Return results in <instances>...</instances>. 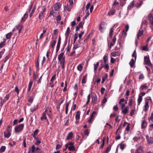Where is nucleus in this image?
Listing matches in <instances>:
<instances>
[{
	"mask_svg": "<svg viewBox=\"0 0 153 153\" xmlns=\"http://www.w3.org/2000/svg\"><path fill=\"white\" fill-rule=\"evenodd\" d=\"M149 98L145 99V105L144 106L143 110L146 111H148L149 108V101L151 102H152V100L150 97H148Z\"/></svg>",
	"mask_w": 153,
	"mask_h": 153,
	"instance_id": "nucleus-1",
	"label": "nucleus"
},
{
	"mask_svg": "<svg viewBox=\"0 0 153 153\" xmlns=\"http://www.w3.org/2000/svg\"><path fill=\"white\" fill-rule=\"evenodd\" d=\"M24 127V124H20L18 126H16L15 128L16 133H19L21 131Z\"/></svg>",
	"mask_w": 153,
	"mask_h": 153,
	"instance_id": "nucleus-2",
	"label": "nucleus"
},
{
	"mask_svg": "<svg viewBox=\"0 0 153 153\" xmlns=\"http://www.w3.org/2000/svg\"><path fill=\"white\" fill-rule=\"evenodd\" d=\"M144 61L145 62V64L149 66H152L149 57L147 56L144 57Z\"/></svg>",
	"mask_w": 153,
	"mask_h": 153,
	"instance_id": "nucleus-3",
	"label": "nucleus"
},
{
	"mask_svg": "<svg viewBox=\"0 0 153 153\" xmlns=\"http://www.w3.org/2000/svg\"><path fill=\"white\" fill-rule=\"evenodd\" d=\"M91 97L93 105L97 103V99L96 94L95 93H93Z\"/></svg>",
	"mask_w": 153,
	"mask_h": 153,
	"instance_id": "nucleus-4",
	"label": "nucleus"
},
{
	"mask_svg": "<svg viewBox=\"0 0 153 153\" xmlns=\"http://www.w3.org/2000/svg\"><path fill=\"white\" fill-rule=\"evenodd\" d=\"M38 147H36L34 145H33L31 148V151L32 153H38Z\"/></svg>",
	"mask_w": 153,
	"mask_h": 153,
	"instance_id": "nucleus-5",
	"label": "nucleus"
},
{
	"mask_svg": "<svg viewBox=\"0 0 153 153\" xmlns=\"http://www.w3.org/2000/svg\"><path fill=\"white\" fill-rule=\"evenodd\" d=\"M42 12L39 15V18L40 19H42L44 17V13L45 11L46 7L45 6H43L42 8Z\"/></svg>",
	"mask_w": 153,
	"mask_h": 153,
	"instance_id": "nucleus-6",
	"label": "nucleus"
},
{
	"mask_svg": "<svg viewBox=\"0 0 153 153\" xmlns=\"http://www.w3.org/2000/svg\"><path fill=\"white\" fill-rule=\"evenodd\" d=\"M141 30V28H140V29L139 30L138 33L137 35V39H140V37L142 36L143 34V29Z\"/></svg>",
	"mask_w": 153,
	"mask_h": 153,
	"instance_id": "nucleus-7",
	"label": "nucleus"
},
{
	"mask_svg": "<svg viewBox=\"0 0 153 153\" xmlns=\"http://www.w3.org/2000/svg\"><path fill=\"white\" fill-rule=\"evenodd\" d=\"M73 133L72 132L69 133L67 135V137L66 139L65 140H71L73 137Z\"/></svg>",
	"mask_w": 153,
	"mask_h": 153,
	"instance_id": "nucleus-8",
	"label": "nucleus"
},
{
	"mask_svg": "<svg viewBox=\"0 0 153 153\" xmlns=\"http://www.w3.org/2000/svg\"><path fill=\"white\" fill-rule=\"evenodd\" d=\"M146 139H147L148 143L149 144L153 143V139L152 137L149 138L148 135L146 136Z\"/></svg>",
	"mask_w": 153,
	"mask_h": 153,
	"instance_id": "nucleus-9",
	"label": "nucleus"
},
{
	"mask_svg": "<svg viewBox=\"0 0 153 153\" xmlns=\"http://www.w3.org/2000/svg\"><path fill=\"white\" fill-rule=\"evenodd\" d=\"M129 107L128 106H126L125 107V108L122 109V113L124 114H126L128 113L129 111Z\"/></svg>",
	"mask_w": 153,
	"mask_h": 153,
	"instance_id": "nucleus-10",
	"label": "nucleus"
},
{
	"mask_svg": "<svg viewBox=\"0 0 153 153\" xmlns=\"http://www.w3.org/2000/svg\"><path fill=\"white\" fill-rule=\"evenodd\" d=\"M148 88V87L147 86L146 84L143 85H142L140 88V91H142L145 90H146Z\"/></svg>",
	"mask_w": 153,
	"mask_h": 153,
	"instance_id": "nucleus-11",
	"label": "nucleus"
},
{
	"mask_svg": "<svg viewBox=\"0 0 153 153\" xmlns=\"http://www.w3.org/2000/svg\"><path fill=\"white\" fill-rule=\"evenodd\" d=\"M47 111V110H46L43 113L42 116L41 118V120H46L47 119V118L46 116V114Z\"/></svg>",
	"mask_w": 153,
	"mask_h": 153,
	"instance_id": "nucleus-12",
	"label": "nucleus"
},
{
	"mask_svg": "<svg viewBox=\"0 0 153 153\" xmlns=\"http://www.w3.org/2000/svg\"><path fill=\"white\" fill-rule=\"evenodd\" d=\"M134 5L135 2L134 1H133L128 6V10H131L132 8L134 7Z\"/></svg>",
	"mask_w": 153,
	"mask_h": 153,
	"instance_id": "nucleus-13",
	"label": "nucleus"
},
{
	"mask_svg": "<svg viewBox=\"0 0 153 153\" xmlns=\"http://www.w3.org/2000/svg\"><path fill=\"white\" fill-rule=\"evenodd\" d=\"M56 39H55L52 40V41L51 42L50 45L51 47V48H54V47L56 44Z\"/></svg>",
	"mask_w": 153,
	"mask_h": 153,
	"instance_id": "nucleus-14",
	"label": "nucleus"
},
{
	"mask_svg": "<svg viewBox=\"0 0 153 153\" xmlns=\"http://www.w3.org/2000/svg\"><path fill=\"white\" fill-rule=\"evenodd\" d=\"M135 102V99L134 97H131L129 100V101L128 102L129 105L131 107L132 106V103Z\"/></svg>",
	"mask_w": 153,
	"mask_h": 153,
	"instance_id": "nucleus-15",
	"label": "nucleus"
},
{
	"mask_svg": "<svg viewBox=\"0 0 153 153\" xmlns=\"http://www.w3.org/2000/svg\"><path fill=\"white\" fill-rule=\"evenodd\" d=\"M60 4L59 3L55 4L54 5V10L55 11H57L60 8Z\"/></svg>",
	"mask_w": 153,
	"mask_h": 153,
	"instance_id": "nucleus-16",
	"label": "nucleus"
},
{
	"mask_svg": "<svg viewBox=\"0 0 153 153\" xmlns=\"http://www.w3.org/2000/svg\"><path fill=\"white\" fill-rule=\"evenodd\" d=\"M136 153H143L142 147L141 146L139 147L136 150Z\"/></svg>",
	"mask_w": 153,
	"mask_h": 153,
	"instance_id": "nucleus-17",
	"label": "nucleus"
},
{
	"mask_svg": "<svg viewBox=\"0 0 153 153\" xmlns=\"http://www.w3.org/2000/svg\"><path fill=\"white\" fill-rule=\"evenodd\" d=\"M22 29V27L21 25H18L17 26H16V27H15V28L13 30H14L15 29L18 30V33H19L21 32Z\"/></svg>",
	"mask_w": 153,
	"mask_h": 153,
	"instance_id": "nucleus-18",
	"label": "nucleus"
},
{
	"mask_svg": "<svg viewBox=\"0 0 153 153\" xmlns=\"http://www.w3.org/2000/svg\"><path fill=\"white\" fill-rule=\"evenodd\" d=\"M70 32L71 31L70 30V27H68L66 32L65 34V35L66 39H68V37Z\"/></svg>",
	"mask_w": 153,
	"mask_h": 153,
	"instance_id": "nucleus-19",
	"label": "nucleus"
},
{
	"mask_svg": "<svg viewBox=\"0 0 153 153\" xmlns=\"http://www.w3.org/2000/svg\"><path fill=\"white\" fill-rule=\"evenodd\" d=\"M126 125H127V127L126 128V131H129L130 130V124L129 123H128L127 122H124V123H123V126H125Z\"/></svg>",
	"mask_w": 153,
	"mask_h": 153,
	"instance_id": "nucleus-20",
	"label": "nucleus"
},
{
	"mask_svg": "<svg viewBox=\"0 0 153 153\" xmlns=\"http://www.w3.org/2000/svg\"><path fill=\"white\" fill-rule=\"evenodd\" d=\"M70 103V101L67 102L65 105V113L66 114L68 113V107Z\"/></svg>",
	"mask_w": 153,
	"mask_h": 153,
	"instance_id": "nucleus-21",
	"label": "nucleus"
},
{
	"mask_svg": "<svg viewBox=\"0 0 153 153\" xmlns=\"http://www.w3.org/2000/svg\"><path fill=\"white\" fill-rule=\"evenodd\" d=\"M10 96L9 94L7 95L6 96L4 97V99L2 100V99L1 101V105H2L9 98Z\"/></svg>",
	"mask_w": 153,
	"mask_h": 153,
	"instance_id": "nucleus-22",
	"label": "nucleus"
},
{
	"mask_svg": "<svg viewBox=\"0 0 153 153\" xmlns=\"http://www.w3.org/2000/svg\"><path fill=\"white\" fill-rule=\"evenodd\" d=\"M115 12V10L112 9H110V10L108 13V14L109 16L113 15Z\"/></svg>",
	"mask_w": 153,
	"mask_h": 153,
	"instance_id": "nucleus-23",
	"label": "nucleus"
},
{
	"mask_svg": "<svg viewBox=\"0 0 153 153\" xmlns=\"http://www.w3.org/2000/svg\"><path fill=\"white\" fill-rule=\"evenodd\" d=\"M71 8L68 4L67 6H65L64 7V10H66L68 12L71 11Z\"/></svg>",
	"mask_w": 153,
	"mask_h": 153,
	"instance_id": "nucleus-24",
	"label": "nucleus"
},
{
	"mask_svg": "<svg viewBox=\"0 0 153 153\" xmlns=\"http://www.w3.org/2000/svg\"><path fill=\"white\" fill-rule=\"evenodd\" d=\"M87 74H86L85 75H84L82 79V83L85 84L86 82V80L87 78Z\"/></svg>",
	"mask_w": 153,
	"mask_h": 153,
	"instance_id": "nucleus-25",
	"label": "nucleus"
},
{
	"mask_svg": "<svg viewBox=\"0 0 153 153\" xmlns=\"http://www.w3.org/2000/svg\"><path fill=\"white\" fill-rule=\"evenodd\" d=\"M135 61L133 59H131L130 62L129 64L131 68H132L135 64Z\"/></svg>",
	"mask_w": 153,
	"mask_h": 153,
	"instance_id": "nucleus-26",
	"label": "nucleus"
},
{
	"mask_svg": "<svg viewBox=\"0 0 153 153\" xmlns=\"http://www.w3.org/2000/svg\"><path fill=\"white\" fill-rule=\"evenodd\" d=\"M38 132V129H37L36 130H35L33 134H32V135L33 136V137L34 138L36 139H37V138L36 137V135H37Z\"/></svg>",
	"mask_w": 153,
	"mask_h": 153,
	"instance_id": "nucleus-27",
	"label": "nucleus"
},
{
	"mask_svg": "<svg viewBox=\"0 0 153 153\" xmlns=\"http://www.w3.org/2000/svg\"><path fill=\"white\" fill-rule=\"evenodd\" d=\"M80 113L81 112L80 111H77L75 115V118L76 119L78 120L79 119Z\"/></svg>",
	"mask_w": 153,
	"mask_h": 153,
	"instance_id": "nucleus-28",
	"label": "nucleus"
},
{
	"mask_svg": "<svg viewBox=\"0 0 153 153\" xmlns=\"http://www.w3.org/2000/svg\"><path fill=\"white\" fill-rule=\"evenodd\" d=\"M12 34V33L11 32H10L6 35V39H6V40L7 39H10L11 37Z\"/></svg>",
	"mask_w": 153,
	"mask_h": 153,
	"instance_id": "nucleus-29",
	"label": "nucleus"
},
{
	"mask_svg": "<svg viewBox=\"0 0 153 153\" xmlns=\"http://www.w3.org/2000/svg\"><path fill=\"white\" fill-rule=\"evenodd\" d=\"M27 12L24 15L23 17L22 18L21 21H24L28 16V15Z\"/></svg>",
	"mask_w": 153,
	"mask_h": 153,
	"instance_id": "nucleus-30",
	"label": "nucleus"
},
{
	"mask_svg": "<svg viewBox=\"0 0 153 153\" xmlns=\"http://www.w3.org/2000/svg\"><path fill=\"white\" fill-rule=\"evenodd\" d=\"M108 59V55L105 54L103 57V60L105 64H106V63Z\"/></svg>",
	"mask_w": 153,
	"mask_h": 153,
	"instance_id": "nucleus-31",
	"label": "nucleus"
},
{
	"mask_svg": "<svg viewBox=\"0 0 153 153\" xmlns=\"http://www.w3.org/2000/svg\"><path fill=\"white\" fill-rule=\"evenodd\" d=\"M4 136L5 137L7 138H8L10 136L11 134L10 132L9 131H7V133H5L4 132Z\"/></svg>",
	"mask_w": 153,
	"mask_h": 153,
	"instance_id": "nucleus-32",
	"label": "nucleus"
},
{
	"mask_svg": "<svg viewBox=\"0 0 153 153\" xmlns=\"http://www.w3.org/2000/svg\"><path fill=\"white\" fill-rule=\"evenodd\" d=\"M148 24V22L146 20H143L142 22L141 25V26L140 28L142 27V26L143 25H145L146 26H147Z\"/></svg>",
	"mask_w": 153,
	"mask_h": 153,
	"instance_id": "nucleus-33",
	"label": "nucleus"
},
{
	"mask_svg": "<svg viewBox=\"0 0 153 153\" xmlns=\"http://www.w3.org/2000/svg\"><path fill=\"white\" fill-rule=\"evenodd\" d=\"M6 41V39H4V40L3 42H1L0 43V48H1L4 46L5 45V42Z\"/></svg>",
	"mask_w": 153,
	"mask_h": 153,
	"instance_id": "nucleus-34",
	"label": "nucleus"
},
{
	"mask_svg": "<svg viewBox=\"0 0 153 153\" xmlns=\"http://www.w3.org/2000/svg\"><path fill=\"white\" fill-rule=\"evenodd\" d=\"M64 53H60L58 56V59L65 58V56H64Z\"/></svg>",
	"mask_w": 153,
	"mask_h": 153,
	"instance_id": "nucleus-35",
	"label": "nucleus"
},
{
	"mask_svg": "<svg viewBox=\"0 0 153 153\" xmlns=\"http://www.w3.org/2000/svg\"><path fill=\"white\" fill-rule=\"evenodd\" d=\"M99 64V62H97L96 64H94V71H96L97 68H98Z\"/></svg>",
	"mask_w": 153,
	"mask_h": 153,
	"instance_id": "nucleus-36",
	"label": "nucleus"
},
{
	"mask_svg": "<svg viewBox=\"0 0 153 153\" xmlns=\"http://www.w3.org/2000/svg\"><path fill=\"white\" fill-rule=\"evenodd\" d=\"M142 97L140 95H139V97L138 99V105H140V104L142 102Z\"/></svg>",
	"mask_w": 153,
	"mask_h": 153,
	"instance_id": "nucleus-37",
	"label": "nucleus"
},
{
	"mask_svg": "<svg viewBox=\"0 0 153 153\" xmlns=\"http://www.w3.org/2000/svg\"><path fill=\"white\" fill-rule=\"evenodd\" d=\"M114 32V30L113 28H111L110 29L109 33V37L111 38L112 36L113 33Z\"/></svg>",
	"mask_w": 153,
	"mask_h": 153,
	"instance_id": "nucleus-38",
	"label": "nucleus"
},
{
	"mask_svg": "<svg viewBox=\"0 0 153 153\" xmlns=\"http://www.w3.org/2000/svg\"><path fill=\"white\" fill-rule=\"evenodd\" d=\"M83 68V66L81 64H80L78 65L77 67V69L79 71H81Z\"/></svg>",
	"mask_w": 153,
	"mask_h": 153,
	"instance_id": "nucleus-39",
	"label": "nucleus"
},
{
	"mask_svg": "<svg viewBox=\"0 0 153 153\" xmlns=\"http://www.w3.org/2000/svg\"><path fill=\"white\" fill-rule=\"evenodd\" d=\"M61 17L60 15H58L57 16V17H56V20L58 23H59V22L61 20Z\"/></svg>",
	"mask_w": 153,
	"mask_h": 153,
	"instance_id": "nucleus-40",
	"label": "nucleus"
},
{
	"mask_svg": "<svg viewBox=\"0 0 153 153\" xmlns=\"http://www.w3.org/2000/svg\"><path fill=\"white\" fill-rule=\"evenodd\" d=\"M147 124L146 122L145 121H143L142 122V125L141 126V128H145L146 127Z\"/></svg>",
	"mask_w": 153,
	"mask_h": 153,
	"instance_id": "nucleus-41",
	"label": "nucleus"
},
{
	"mask_svg": "<svg viewBox=\"0 0 153 153\" xmlns=\"http://www.w3.org/2000/svg\"><path fill=\"white\" fill-rule=\"evenodd\" d=\"M111 148V145H109L108 146V147H107L105 152V153H108L109 152Z\"/></svg>",
	"mask_w": 153,
	"mask_h": 153,
	"instance_id": "nucleus-42",
	"label": "nucleus"
},
{
	"mask_svg": "<svg viewBox=\"0 0 153 153\" xmlns=\"http://www.w3.org/2000/svg\"><path fill=\"white\" fill-rule=\"evenodd\" d=\"M111 55L114 57H116L118 54H119V52H112Z\"/></svg>",
	"mask_w": 153,
	"mask_h": 153,
	"instance_id": "nucleus-43",
	"label": "nucleus"
},
{
	"mask_svg": "<svg viewBox=\"0 0 153 153\" xmlns=\"http://www.w3.org/2000/svg\"><path fill=\"white\" fill-rule=\"evenodd\" d=\"M58 60L59 61L60 64H65V58L58 59Z\"/></svg>",
	"mask_w": 153,
	"mask_h": 153,
	"instance_id": "nucleus-44",
	"label": "nucleus"
},
{
	"mask_svg": "<svg viewBox=\"0 0 153 153\" xmlns=\"http://www.w3.org/2000/svg\"><path fill=\"white\" fill-rule=\"evenodd\" d=\"M148 43L146 44V46H143L142 48V50L144 51H148Z\"/></svg>",
	"mask_w": 153,
	"mask_h": 153,
	"instance_id": "nucleus-45",
	"label": "nucleus"
},
{
	"mask_svg": "<svg viewBox=\"0 0 153 153\" xmlns=\"http://www.w3.org/2000/svg\"><path fill=\"white\" fill-rule=\"evenodd\" d=\"M6 149V147L4 146H3L1 147V148L0 149V152H4Z\"/></svg>",
	"mask_w": 153,
	"mask_h": 153,
	"instance_id": "nucleus-46",
	"label": "nucleus"
},
{
	"mask_svg": "<svg viewBox=\"0 0 153 153\" xmlns=\"http://www.w3.org/2000/svg\"><path fill=\"white\" fill-rule=\"evenodd\" d=\"M74 102L73 103V105L71 107V110L74 111L75 110L76 108V104H74Z\"/></svg>",
	"mask_w": 153,
	"mask_h": 153,
	"instance_id": "nucleus-47",
	"label": "nucleus"
},
{
	"mask_svg": "<svg viewBox=\"0 0 153 153\" xmlns=\"http://www.w3.org/2000/svg\"><path fill=\"white\" fill-rule=\"evenodd\" d=\"M90 99V94H89L87 97V100L86 103L85 105L88 104L89 102Z\"/></svg>",
	"mask_w": 153,
	"mask_h": 153,
	"instance_id": "nucleus-48",
	"label": "nucleus"
},
{
	"mask_svg": "<svg viewBox=\"0 0 153 153\" xmlns=\"http://www.w3.org/2000/svg\"><path fill=\"white\" fill-rule=\"evenodd\" d=\"M68 149L70 151H74L75 148L74 146H71L68 147Z\"/></svg>",
	"mask_w": 153,
	"mask_h": 153,
	"instance_id": "nucleus-49",
	"label": "nucleus"
},
{
	"mask_svg": "<svg viewBox=\"0 0 153 153\" xmlns=\"http://www.w3.org/2000/svg\"><path fill=\"white\" fill-rule=\"evenodd\" d=\"M80 46V44H78L77 43H76L73 49L74 50L78 48H79Z\"/></svg>",
	"mask_w": 153,
	"mask_h": 153,
	"instance_id": "nucleus-50",
	"label": "nucleus"
},
{
	"mask_svg": "<svg viewBox=\"0 0 153 153\" xmlns=\"http://www.w3.org/2000/svg\"><path fill=\"white\" fill-rule=\"evenodd\" d=\"M126 1L120 0V5L122 7L123 6V5L126 4Z\"/></svg>",
	"mask_w": 153,
	"mask_h": 153,
	"instance_id": "nucleus-51",
	"label": "nucleus"
},
{
	"mask_svg": "<svg viewBox=\"0 0 153 153\" xmlns=\"http://www.w3.org/2000/svg\"><path fill=\"white\" fill-rule=\"evenodd\" d=\"M132 56L134 57L135 60L136 61L137 58V54L136 51L135 50L132 55Z\"/></svg>",
	"mask_w": 153,
	"mask_h": 153,
	"instance_id": "nucleus-52",
	"label": "nucleus"
},
{
	"mask_svg": "<svg viewBox=\"0 0 153 153\" xmlns=\"http://www.w3.org/2000/svg\"><path fill=\"white\" fill-rule=\"evenodd\" d=\"M84 134L85 135L88 136L89 134V131L88 129H86L84 131Z\"/></svg>",
	"mask_w": 153,
	"mask_h": 153,
	"instance_id": "nucleus-53",
	"label": "nucleus"
},
{
	"mask_svg": "<svg viewBox=\"0 0 153 153\" xmlns=\"http://www.w3.org/2000/svg\"><path fill=\"white\" fill-rule=\"evenodd\" d=\"M97 115V112L95 111H94L92 112V113L91 114L90 117L92 118H93L94 117V115Z\"/></svg>",
	"mask_w": 153,
	"mask_h": 153,
	"instance_id": "nucleus-54",
	"label": "nucleus"
},
{
	"mask_svg": "<svg viewBox=\"0 0 153 153\" xmlns=\"http://www.w3.org/2000/svg\"><path fill=\"white\" fill-rule=\"evenodd\" d=\"M84 33V31H81V32L79 34H78V36H79V39H80L82 36V35Z\"/></svg>",
	"mask_w": 153,
	"mask_h": 153,
	"instance_id": "nucleus-55",
	"label": "nucleus"
},
{
	"mask_svg": "<svg viewBox=\"0 0 153 153\" xmlns=\"http://www.w3.org/2000/svg\"><path fill=\"white\" fill-rule=\"evenodd\" d=\"M77 38H78V36H77V34L76 33L75 34L74 36V42H73V44H74L75 43V42L76 41V40L77 39Z\"/></svg>",
	"mask_w": 153,
	"mask_h": 153,
	"instance_id": "nucleus-56",
	"label": "nucleus"
},
{
	"mask_svg": "<svg viewBox=\"0 0 153 153\" xmlns=\"http://www.w3.org/2000/svg\"><path fill=\"white\" fill-rule=\"evenodd\" d=\"M120 148L122 150H123L125 148V144L122 143L120 144Z\"/></svg>",
	"mask_w": 153,
	"mask_h": 153,
	"instance_id": "nucleus-57",
	"label": "nucleus"
},
{
	"mask_svg": "<svg viewBox=\"0 0 153 153\" xmlns=\"http://www.w3.org/2000/svg\"><path fill=\"white\" fill-rule=\"evenodd\" d=\"M46 32V30H43V33L41 34L40 35V37H39L40 39H41L43 37V35L44 34V33H45Z\"/></svg>",
	"mask_w": 153,
	"mask_h": 153,
	"instance_id": "nucleus-58",
	"label": "nucleus"
},
{
	"mask_svg": "<svg viewBox=\"0 0 153 153\" xmlns=\"http://www.w3.org/2000/svg\"><path fill=\"white\" fill-rule=\"evenodd\" d=\"M113 109L115 111H117L118 109V107H117V105H115L113 107Z\"/></svg>",
	"mask_w": 153,
	"mask_h": 153,
	"instance_id": "nucleus-59",
	"label": "nucleus"
},
{
	"mask_svg": "<svg viewBox=\"0 0 153 153\" xmlns=\"http://www.w3.org/2000/svg\"><path fill=\"white\" fill-rule=\"evenodd\" d=\"M139 139V137H134L133 138V140L134 141H137Z\"/></svg>",
	"mask_w": 153,
	"mask_h": 153,
	"instance_id": "nucleus-60",
	"label": "nucleus"
},
{
	"mask_svg": "<svg viewBox=\"0 0 153 153\" xmlns=\"http://www.w3.org/2000/svg\"><path fill=\"white\" fill-rule=\"evenodd\" d=\"M104 67L105 69L108 70L109 68V66L108 64H105L104 66Z\"/></svg>",
	"mask_w": 153,
	"mask_h": 153,
	"instance_id": "nucleus-61",
	"label": "nucleus"
},
{
	"mask_svg": "<svg viewBox=\"0 0 153 153\" xmlns=\"http://www.w3.org/2000/svg\"><path fill=\"white\" fill-rule=\"evenodd\" d=\"M60 45H59V44L57 45L56 50V52H58V51H59V48H60Z\"/></svg>",
	"mask_w": 153,
	"mask_h": 153,
	"instance_id": "nucleus-62",
	"label": "nucleus"
},
{
	"mask_svg": "<svg viewBox=\"0 0 153 153\" xmlns=\"http://www.w3.org/2000/svg\"><path fill=\"white\" fill-rule=\"evenodd\" d=\"M134 111H135V110L134 109H133L131 111L130 113V115L131 116H132L133 115H134Z\"/></svg>",
	"mask_w": 153,
	"mask_h": 153,
	"instance_id": "nucleus-63",
	"label": "nucleus"
},
{
	"mask_svg": "<svg viewBox=\"0 0 153 153\" xmlns=\"http://www.w3.org/2000/svg\"><path fill=\"white\" fill-rule=\"evenodd\" d=\"M107 101V99L105 97H104L102 101V103L104 104Z\"/></svg>",
	"mask_w": 153,
	"mask_h": 153,
	"instance_id": "nucleus-64",
	"label": "nucleus"
}]
</instances>
